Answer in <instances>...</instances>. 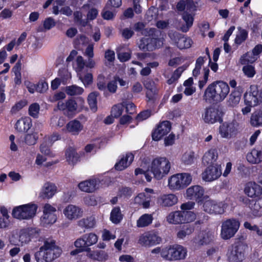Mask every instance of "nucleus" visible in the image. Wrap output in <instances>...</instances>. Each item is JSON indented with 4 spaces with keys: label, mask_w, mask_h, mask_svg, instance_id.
Instances as JSON below:
<instances>
[{
    "label": "nucleus",
    "mask_w": 262,
    "mask_h": 262,
    "mask_svg": "<svg viewBox=\"0 0 262 262\" xmlns=\"http://www.w3.org/2000/svg\"><path fill=\"white\" fill-rule=\"evenodd\" d=\"M61 252V249L56 245L55 241L48 238L34 256L37 262H52L58 257Z\"/></svg>",
    "instance_id": "f257e3e1"
},
{
    "label": "nucleus",
    "mask_w": 262,
    "mask_h": 262,
    "mask_svg": "<svg viewBox=\"0 0 262 262\" xmlns=\"http://www.w3.org/2000/svg\"><path fill=\"white\" fill-rule=\"evenodd\" d=\"M229 86L223 81H216L209 84L205 90L204 99L216 102L222 101L229 92Z\"/></svg>",
    "instance_id": "f03ea898"
},
{
    "label": "nucleus",
    "mask_w": 262,
    "mask_h": 262,
    "mask_svg": "<svg viewBox=\"0 0 262 262\" xmlns=\"http://www.w3.org/2000/svg\"><path fill=\"white\" fill-rule=\"evenodd\" d=\"M148 38L143 37L138 43V47L143 51H152L160 48L163 45L164 38L161 36L160 31L154 28Z\"/></svg>",
    "instance_id": "7ed1b4c3"
},
{
    "label": "nucleus",
    "mask_w": 262,
    "mask_h": 262,
    "mask_svg": "<svg viewBox=\"0 0 262 262\" xmlns=\"http://www.w3.org/2000/svg\"><path fill=\"white\" fill-rule=\"evenodd\" d=\"M170 163L165 157H158L154 159L149 166L150 172L157 180H161L169 172Z\"/></svg>",
    "instance_id": "20e7f679"
},
{
    "label": "nucleus",
    "mask_w": 262,
    "mask_h": 262,
    "mask_svg": "<svg viewBox=\"0 0 262 262\" xmlns=\"http://www.w3.org/2000/svg\"><path fill=\"white\" fill-rule=\"evenodd\" d=\"M187 249L180 245L165 247L161 250V256L165 260L175 261L184 259L187 255Z\"/></svg>",
    "instance_id": "39448f33"
},
{
    "label": "nucleus",
    "mask_w": 262,
    "mask_h": 262,
    "mask_svg": "<svg viewBox=\"0 0 262 262\" xmlns=\"http://www.w3.org/2000/svg\"><path fill=\"white\" fill-rule=\"evenodd\" d=\"M38 234V231L35 228L21 229L18 233H13L9 237L10 243L14 245L23 246L29 243L31 238Z\"/></svg>",
    "instance_id": "423d86ee"
},
{
    "label": "nucleus",
    "mask_w": 262,
    "mask_h": 262,
    "mask_svg": "<svg viewBox=\"0 0 262 262\" xmlns=\"http://www.w3.org/2000/svg\"><path fill=\"white\" fill-rule=\"evenodd\" d=\"M247 248V246L241 242L232 245L227 253L229 262H242L245 258Z\"/></svg>",
    "instance_id": "0eeeda50"
},
{
    "label": "nucleus",
    "mask_w": 262,
    "mask_h": 262,
    "mask_svg": "<svg viewBox=\"0 0 262 262\" xmlns=\"http://www.w3.org/2000/svg\"><path fill=\"white\" fill-rule=\"evenodd\" d=\"M192 178L187 173H178L171 176L168 179V187L171 190L183 189L190 184Z\"/></svg>",
    "instance_id": "6e6552de"
},
{
    "label": "nucleus",
    "mask_w": 262,
    "mask_h": 262,
    "mask_svg": "<svg viewBox=\"0 0 262 262\" xmlns=\"http://www.w3.org/2000/svg\"><path fill=\"white\" fill-rule=\"evenodd\" d=\"M37 206L34 204H28L14 208L12 211L14 217L19 220H29L35 216Z\"/></svg>",
    "instance_id": "1a4fd4ad"
},
{
    "label": "nucleus",
    "mask_w": 262,
    "mask_h": 262,
    "mask_svg": "<svg viewBox=\"0 0 262 262\" xmlns=\"http://www.w3.org/2000/svg\"><path fill=\"white\" fill-rule=\"evenodd\" d=\"M239 225V222L234 219H228L223 222L221 226V237L224 239L231 238L237 231Z\"/></svg>",
    "instance_id": "9d476101"
},
{
    "label": "nucleus",
    "mask_w": 262,
    "mask_h": 262,
    "mask_svg": "<svg viewBox=\"0 0 262 262\" xmlns=\"http://www.w3.org/2000/svg\"><path fill=\"white\" fill-rule=\"evenodd\" d=\"M85 62L81 56H78L75 60V69L77 73L79 79L86 86L92 83L93 76L90 73H84Z\"/></svg>",
    "instance_id": "9b49d317"
},
{
    "label": "nucleus",
    "mask_w": 262,
    "mask_h": 262,
    "mask_svg": "<svg viewBox=\"0 0 262 262\" xmlns=\"http://www.w3.org/2000/svg\"><path fill=\"white\" fill-rule=\"evenodd\" d=\"M162 241L158 233L154 231L146 232L139 237L138 244L144 247H150L159 244Z\"/></svg>",
    "instance_id": "f8f14e48"
},
{
    "label": "nucleus",
    "mask_w": 262,
    "mask_h": 262,
    "mask_svg": "<svg viewBox=\"0 0 262 262\" xmlns=\"http://www.w3.org/2000/svg\"><path fill=\"white\" fill-rule=\"evenodd\" d=\"M97 241L98 236L93 233H89L77 238L74 242V245L87 252V249H90L89 247L95 244Z\"/></svg>",
    "instance_id": "ddd939ff"
},
{
    "label": "nucleus",
    "mask_w": 262,
    "mask_h": 262,
    "mask_svg": "<svg viewBox=\"0 0 262 262\" xmlns=\"http://www.w3.org/2000/svg\"><path fill=\"white\" fill-rule=\"evenodd\" d=\"M168 36L175 42L178 48L181 50L190 48L193 42L191 38L185 37L184 35L176 31H170Z\"/></svg>",
    "instance_id": "4468645a"
},
{
    "label": "nucleus",
    "mask_w": 262,
    "mask_h": 262,
    "mask_svg": "<svg viewBox=\"0 0 262 262\" xmlns=\"http://www.w3.org/2000/svg\"><path fill=\"white\" fill-rule=\"evenodd\" d=\"M222 114L219 106H212L205 110L202 118L205 123L212 124L221 120Z\"/></svg>",
    "instance_id": "2eb2a0df"
},
{
    "label": "nucleus",
    "mask_w": 262,
    "mask_h": 262,
    "mask_svg": "<svg viewBox=\"0 0 262 262\" xmlns=\"http://www.w3.org/2000/svg\"><path fill=\"white\" fill-rule=\"evenodd\" d=\"M56 211L55 207L49 204H46L43 207V214L41 217L42 224L47 225L54 223L57 220L55 214Z\"/></svg>",
    "instance_id": "dca6fc26"
},
{
    "label": "nucleus",
    "mask_w": 262,
    "mask_h": 262,
    "mask_svg": "<svg viewBox=\"0 0 262 262\" xmlns=\"http://www.w3.org/2000/svg\"><path fill=\"white\" fill-rule=\"evenodd\" d=\"M259 91L256 85H251L250 91L244 95V100L246 105L255 106L260 103Z\"/></svg>",
    "instance_id": "f3484780"
},
{
    "label": "nucleus",
    "mask_w": 262,
    "mask_h": 262,
    "mask_svg": "<svg viewBox=\"0 0 262 262\" xmlns=\"http://www.w3.org/2000/svg\"><path fill=\"white\" fill-rule=\"evenodd\" d=\"M63 213L68 220L73 221L81 217L83 210L79 206L70 204L63 209Z\"/></svg>",
    "instance_id": "a211bd4d"
},
{
    "label": "nucleus",
    "mask_w": 262,
    "mask_h": 262,
    "mask_svg": "<svg viewBox=\"0 0 262 262\" xmlns=\"http://www.w3.org/2000/svg\"><path fill=\"white\" fill-rule=\"evenodd\" d=\"M221 174V170L219 166H210L202 173V179L206 182H211L217 179Z\"/></svg>",
    "instance_id": "6ab92c4d"
},
{
    "label": "nucleus",
    "mask_w": 262,
    "mask_h": 262,
    "mask_svg": "<svg viewBox=\"0 0 262 262\" xmlns=\"http://www.w3.org/2000/svg\"><path fill=\"white\" fill-rule=\"evenodd\" d=\"M171 129V124L169 121H165L161 123L152 134L154 140L158 141L164 135L168 134Z\"/></svg>",
    "instance_id": "aec40b11"
},
{
    "label": "nucleus",
    "mask_w": 262,
    "mask_h": 262,
    "mask_svg": "<svg viewBox=\"0 0 262 262\" xmlns=\"http://www.w3.org/2000/svg\"><path fill=\"white\" fill-rule=\"evenodd\" d=\"M238 123L235 121L225 122L220 127V133L223 138H229L236 130Z\"/></svg>",
    "instance_id": "412c9836"
},
{
    "label": "nucleus",
    "mask_w": 262,
    "mask_h": 262,
    "mask_svg": "<svg viewBox=\"0 0 262 262\" xmlns=\"http://www.w3.org/2000/svg\"><path fill=\"white\" fill-rule=\"evenodd\" d=\"M244 192L249 197H258L262 194V187L254 182H249L245 185Z\"/></svg>",
    "instance_id": "4be33fe9"
},
{
    "label": "nucleus",
    "mask_w": 262,
    "mask_h": 262,
    "mask_svg": "<svg viewBox=\"0 0 262 262\" xmlns=\"http://www.w3.org/2000/svg\"><path fill=\"white\" fill-rule=\"evenodd\" d=\"M204 210L210 214H222L224 209L221 204H218L213 200H208L203 204Z\"/></svg>",
    "instance_id": "5701e85b"
},
{
    "label": "nucleus",
    "mask_w": 262,
    "mask_h": 262,
    "mask_svg": "<svg viewBox=\"0 0 262 262\" xmlns=\"http://www.w3.org/2000/svg\"><path fill=\"white\" fill-rule=\"evenodd\" d=\"M57 188L52 183L46 182L43 185L39 196L42 199H49L52 198L56 193Z\"/></svg>",
    "instance_id": "b1692460"
},
{
    "label": "nucleus",
    "mask_w": 262,
    "mask_h": 262,
    "mask_svg": "<svg viewBox=\"0 0 262 262\" xmlns=\"http://www.w3.org/2000/svg\"><path fill=\"white\" fill-rule=\"evenodd\" d=\"M204 193V189L201 186L194 185L186 190V195L190 200L200 201L203 198Z\"/></svg>",
    "instance_id": "393cba45"
},
{
    "label": "nucleus",
    "mask_w": 262,
    "mask_h": 262,
    "mask_svg": "<svg viewBox=\"0 0 262 262\" xmlns=\"http://www.w3.org/2000/svg\"><path fill=\"white\" fill-rule=\"evenodd\" d=\"M166 221L170 224H179L185 223L184 211H176L169 213L166 217Z\"/></svg>",
    "instance_id": "a878e982"
},
{
    "label": "nucleus",
    "mask_w": 262,
    "mask_h": 262,
    "mask_svg": "<svg viewBox=\"0 0 262 262\" xmlns=\"http://www.w3.org/2000/svg\"><path fill=\"white\" fill-rule=\"evenodd\" d=\"M158 203L162 207H170L178 202V198L173 194H163L158 199Z\"/></svg>",
    "instance_id": "bb28decb"
},
{
    "label": "nucleus",
    "mask_w": 262,
    "mask_h": 262,
    "mask_svg": "<svg viewBox=\"0 0 262 262\" xmlns=\"http://www.w3.org/2000/svg\"><path fill=\"white\" fill-rule=\"evenodd\" d=\"M134 156L132 153H127L116 163L115 168L117 170L122 171L128 167L134 160Z\"/></svg>",
    "instance_id": "cd10ccee"
},
{
    "label": "nucleus",
    "mask_w": 262,
    "mask_h": 262,
    "mask_svg": "<svg viewBox=\"0 0 262 262\" xmlns=\"http://www.w3.org/2000/svg\"><path fill=\"white\" fill-rule=\"evenodd\" d=\"M86 256L94 260L99 261H105L108 259V255L106 252L103 250L92 251L91 249H87Z\"/></svg>",
    "instance_id": "c85d7f7f"
},
{
    "label": "nucleus",
    "mask_w": 262,
    "mask_h": 262,
    "mask_svg": "<svg viewBox=\"0 0 262 262\" xmlns=\"http://www.w3.org/2000/svg\"><path fill=\"white\" fill-rule=\"evenodd\" d=\"M97 181L96 180H89L80 182L78 184L79 189L86 192H93L97 189Z\"/></svg>",
    "instance_id": "c756f323"
},
{
    "label": "nucleus",
    "mask_w": 262,
    "mask_h": 262,
    "mask_svg": "<svg viewBox=\"0 0 262 262\" xmlns=\"http://www.w3.org/2000/svg\"><path fill=\"white\" fill-rule=\"evenodd\" d=\"M182 18L185 24L182 25L179 30L184 33L188 32L189 29L192 26L194 18L193 16L188 12H185L182 14Z\"/></svg>",
    "instance_id": "7c9ffc66"
},
{
    "label": "nucleus",
    "mask_w": 262,
    "mask_h": 262,
    "mask_svg": "<svg viewBox=\"0 0 262 262\" xmlns=\"http://www.w3.org/2000/svg\"><path fill=\"white\" fill-rule=\"evenodd\" d=\"M31 120L29 117H25L18 120L15 124V129L19 132H26L31 127Z\"/></svg>",
    "instance_id": "2f4dec72"
},
{
    "label": "nucleus",
    "mask_w": 262,
    "mask_h": 262,
    "mask_svg": "<svg viewBox=\"0 0 262 262\" xmlns=\"http://www.w3.org/2000/svg\"><path fill=\"white\" fill-rule=\"evenodd\" d=\"M194 231L193 226L190 224H184L180 226L177 233V238L183 239L186 236L190 235Z\"/></svg>",
    "instance_id": "473e14b6"
},
{
    "label": "nucleus",
    "mask_w": 262,
    "mask_h": 262,
    "mask_svg": "<svg viewBox=\"0 0 262 262\" xmlns=\"http://www.w3.org/2000/svg\"><path fill=\"white\" fill-rule=\"evenodd\" d=\"M248 161L252 164H257L262 161V150L252 149L247 155Z\"/></svg>",
    "instance_id": "72a5a7b5"
},
{
    "label": "nucleus",
    "mask_w": 262,
    "mask_h": 262,
    "mask_svg": "<svg viewBox=\"0 0 262 262\" xmlns=\"http://www.w3.org/2000/svg\"><path fill=\"white\" fill-rule=\"evenodd\" d=\"M93 50V45H89L84 53V55L88 56L89 58L86 61H85V67L90 69L94 68L96 64L95 61L93 59V57H94Z\"/></svg>",
    "instance_id": "f704fd0d"
},
{
    "label": "nucleus",
    "mask_w": 262,
    "mask_h": 262,
    "mask_svg": "<svg viewBox=\"0 0 262 262\" xmlns=\"http://www.w3.org/2000/svg\"><path fill=\"white\" fill-rule=\"evenodd\" d=\"M66 128L67 130L73 135H77L82 130L83 126L79 121L74 120L67 124Z\"/></svg>",
    "instance_id": "c9c22d12"
},
{
    "label": "nucleus",
    "mask_w": 262,
    "mask_h": 262,
    "mask_svg": "<svg viewBox=\"0 0 262 262\" xmlns=\"http://www.w3.org/2000/svg\"><path fill=\"white\" fill-rule=\"evenodd\" d=\"M144 85L145 88L147 89L146 96L148 98V101L154 100L156 93L154 82L151 80L147 79L144 81Z\"/></svg>",
    "instance_id": "e433bc0d"
},
{
    "label": "nucleus",
    "mask_w": 262,
    "mask_h": 262,
    "mask_svg": "<svg viewBox=\"0 0 262 262\" xmlns=\"http://www.w3.org/2000/svg\"><path fill=\"white\" fill-rule=\"evenodd\" d=\"M217 158V151L215 149L209 150L204 155L202 161L204 164H212L214 162Z\"/></svg>",
    "instance_id": "4c0bfd02"
},
{
    "label": "nucleus",
    "mask_w": 262,
    "mask_h": 262,
    "mask_svg": "<svg viewBox=\"0 0 262 262\" xmlns=\"http://www.w3.org/2000/svg\"><path fill=\"white\" fill-rule=\"evenodd\" d=\"M177 8L179 11H183L185 9L189 11L195 10V6L193 0L181 1L177 5Z\"/></svg>",
    "instance_id": "58836bf2"
},
{
    "label": "nucleus",
    "mask_w": 262,
    "mask_h": 262,
    "mask_svg": "<svg viewBox=\"0 0 262 262\" xmlns=\"http://www.w3.org/2000/svg\"><path fill=\"white\" fill-rule=\"evenodd\" d=\"M199 244H207L214 238V233L211 231H203L199 235Z\"/></svg>",
    "instance_id": "ea45409f"
},
{
    "label": "nucleus",
    "mask_w": 262,
    "mask_h": 262,
    "mask_svg": "<svg viewBox=\"0 0 262 262\" xmlns=\"http://www.w3.org/2000/svg\"><path fill=\"white\" fill-rule=\"evenodd\" d=\"M153 217L151 214H144L141 216L137 221V226L139 228L145 227L151 224Z\"/></svg>",
    "instance_id": "a19ab883"
},
{
    "label": "nucleus",
    "mask_w": 262,
    "mask_h": 262,
    "mask_svg": "<svg viewBox=\"0 0 262 262\" xmlns=\"http://www.w3.org/2000/svg\"><path fill=\"white\" fill-rule=\"evenodd\" d=\"M79 227L86 229L92 228L95 227L96 221L94 216H90L86 218H83L80 220L78 223Z\"/></svg>",
    "instance_id": "79ce46f5"
},
{
    "label": "nucleus",
    "mask_w": 262,
    "mask_h": 262,
    "mask_svg": "<svg viewBox=\"0 0 262 262\" xmlns=\"http://www.w3.org/2000/svg\"><path fill=\"white\" fill-rule=\"evenodd\" d=\"M253 215H258L259 211L262 208V196L258 198L255 201L252 200L249 205Z\"/></svg>",
    "instance_id": "37998d69"
},
{
    "label": "nucleus",
    "mask_w": 262,
    "mask_h": 262,
    "mask_svg": "<svg viewBox=\"0 0 262 262\" xmlns=\"http://www.w3.org/2000/svg\"><path fill=\"white\" fill-rule=\"evenodd\" d=\"M250 123L253 126H259L262 125V111H255L252 114Z\"/></svg>",
    "instance_id": "c03bdc74"
},
{
    "label": "nucleus",
    "mask_w": 262,
    "mask_h": 262,
    "mask_svg": "<svg viewBox=\"0 0 262 262\" xmlns=\"http://www.w3.org/2000/svg\"><path fill=\"white\" fill-rule=\"evenodd\" d=\"M154 28H145V25L143 23L138 22L134 25V30L136 32H140L142 35L147 36L148 34H150L152 32V30Z\"/></svg>",
    "instance_id": "a18cd8bd"
},
{
    "label": "nucleus",
    "mask_w": 262,
    "mask_h": 262,
    "mask_svg": "<svg viewBox=\"0 0 262 262\" xmlns=\"http://www.w3.org/2000/svg\"><path fill=\"white\" fill-rule=\"evenodd\" d=\"M99 93L96 92L90 93L88 98V101L91 110L95 112L97 110V97L98 96Z\"/></svg>",
    "instance_id": "49530a36"
},
{
    "label": "nucleus",
    "mask_w": 262,
    "mask_h": 262,
    "mask_svg": "<svg viewBox=\"0 0 262 262\" xmlns=\"http://www.w3.org/2000/svg\"><path fill=\"white\" fill-rule=\"evenodd\" d=\"M122 217L123 215L121 214L120 207H116L112 210L110 219L113 223L118 224L120 223Z\"/></svg>",
    "instance_id": "de8ad7c7"
},
{
    "label": "nucleus",
    "mask_w": 262,
    "mask_h": 262,
    "mask_svg": "<svg viewBox=\"0 0 262 262\" xmlns=\"http://www.w3.org/2000/svg\"><path fill=\"white\" fill-rule=\"evenodd\" d=\"M187 66L184 65L179 67L174 71L171 77L167 80V83L171 84L176 81L180 77L181 74L186 69Z\"/></svg>",
    "instance_id": "09e8293b"
},
{
    "label": "nucleus",
    "mask_w": 262,
    "mask_h": 262,
    "mask_svg": "<svg viewBox=\"0 0 262 262\" xmlns=\"http://www.w3.org/2000/svg\"><path fill=\"white\" fill-rule=\"evenodd\" d=\"M83 91L84 90L82 88L76 85L67 86L66 89V92L70 96L81 95Z\"/></svg>",
    "instance_id": "8fccbe9b"
},
{
    "label": "nucleus",
    "mask_w": 262,
    "mask_h": 262,
    "mask_svg": "<svg viewBox=\"0 0 262 262\" xmlns=\"http://www.w3.org/2000/svg\"><path fill=\"white\" fill-rule=\"evenodd\" d=\"M257 59L256 57L251 52H248L243 55L240 58V63L242 64H246L248 63H253Z\"/></svg>",
    "instance_id": "3c124183"
},
{
    "label": "nucleus",
    "mask_w": 262,
    "mask_h": 262,
    "mask_svg": "<svg viewBox=\"0 0 262 262\" xmlns=\"http://www.w3.org/2000/svg\"><path fill=\"white\" fill-rule=\"evenodd\" d=\"M67 160L69 163L74 164L75 163L78 159L77 155L74 149L69 148L66 151V154Z\"/></svg>",
    "instance_id": "603ef678"
},
{
    "label": "nucleus",
    "mask_w": 262,
    "mask_h": 262,
    "mask_svg": "<svg viewBox=\"0 0 262 262\" xmlns=\"http://www.w3.org/2000/svg\"><path fill=\"white\" fill-rule=\"evenodd\" d=\"M204 62V57L200 56L196 59L195 68L192 71V75L194 77H196L200 75L202 66Z\"/></svg>",
    "instance_id": "864d4df0"
},
{
    "label": "nucleus",
    "mask_w": 262,
    "mask_h": 262,
    "mask_svg": "<svg viewBox=\"0 0 262 262\" xmlns=\"http://www.w3.org/2000/svg\"><path fill=\"white\" fill-rule=\"evenodd\" d=\"M123 110L122 102L115 105L112 108L111 116L115 118H118L122 115Z\"/></svg>",
    "instance_id": "5fc2aeb1"
},
{
    "label": "nucleus",
    "mask_w": 262,
    "mask_h": 262,
    "mask_svg": "<svg viewBox=\"0 0 262 262\" xmlns=\"http://www.w3.org/2000/svg\"><path fill=\"white\" fill-rule=\"evenodd\" d=\"M241 94L237 92H232L229 96L228 102L231 106H234L237 105L241 100Z\"/></svg>",
    "instance_id": "6e6d98bb"
},
{
    "label": "nucleus",
    "mask_w": 262,
    "mask_h": 262,
    "mask_svg": "<svg viewBox=\"0 0 262 262\" xmlns=\"http://www.w3.org/2000/svg\"><path fill=\"white\" fill-rule=\"evenodd\" d=\"M122 102L123 106V108H125L126 112L127 114H133L135 113L136 106L132 102L124 100Z\"/></svg>",
    "instance_id": "4d7b16f0"
},
{
    "label": "nucleus",
    "mask_w": 262,
    "mask_h": 262,
    "mask_svg": "<svg viewBox=\"0 0 262 262\" xmlns=\"http://www.w3.org/2000/svg\"><path fill=\"white\" fill-rule=\"evenodd\" d=\"M194 160V154L192 151L185 152L183 157V162L187 165H190L193 163Z\"/></svg>",
    "instance_id": "13d9d810"
},
{
    "label": "nucleus",
    "mask_w": 262,
    "mask_h": 262,
    "mask_svg": "<svg viewBox=\"0 0 262 262\" xmlns=\"http://www.w3.org/2000/svg\"><path fill=\"white\" fill-rule=\"evenodd\" d=\"M37 139L38 136L36 133L28 134L25 136V141L27 144L32 145L36 143Z\"/></svg>",
    "instance_id": "bf43d9fd"
},
{
    "label": "nucleus",
    "mask_w": 262,
    "mask_h": 262,
    "mask_svg": "<svg viewBox=\"0 0 262 262\" xmlns=\"http://www.w3.org/2000/svg\"><path fill=\"white\" fill-rule=\"evenodd\" d=\"M244 226L245 228L251 231H255L258 236H262V229H260L257 226L255 225H252L251 223L245 222Z\"/></svg>",
    "instance_id": "052dcab7"
},
{
    "label": "nucleus",
    "mask_w": 262,
    "mask_h": 262,
    "mask_svg": "<svg viewBox=\"0 0 262 262\" xmlns=\"http://www.w3.org/2000/svg\"><path fill=\"white\" fill-rule=\"evenodd\" d=\"M244 74L248 77H253L255 74L254 68L251 65H246L242 69Z\"/></svg>",
    "instance_id": "680f3d73"
},
{
    "label": "nucleus",
    "mask_w": 262,
    "mask_h": 262,
    "mask_svg": "<svg viewBox=\"0 0 262 262\" xmlns=\"http://www.w3.org/2000/svg\"><path fill=\"white\" fill-rule=\"evenodd\" d=\"M39 105L37 103L32 104L29 108V115L34 118H36L39 111Z\"/></svg>",
    "instance_id": "e2e57ef3"
},
{
    "label": "nucleus",
    "mask_w": 262,
    "mask_h": 262,
    "mask_svg": "<svg viewBox=\"0 0 262 262\" xmlns=\"http://www.w3.org/2000/svg\"><path fill=\"white\" fill-rule=\"evenodd\" d=\"M248 33L245 30H239V33L236 35L235 42L237 44H241L245 41L247 37Z\"/></svg>",
    "instance_id": "0e129e2a"
},
{
    "label": "nucleus",
    "mask_w": 262,
    "mask_h": 262,
    "mask_svg": "<svg viewBox=\"0 0 262 262\" xmlns=\"http://www.w3.org/2000/svg\"><path fill=\"white\" fill-rule=\"evenodd\" d=\"M40 151L42 154H43L46 156H53V155H52V153L50 151V149L49 147L48 141L47 140H45L40 145Z\"/></svg>",
    "instance_id": "69168bd1"
},
{
    "label": "nucleus",
    "mask_w": 262,
    "mask_h": 262,
    "mask_svg": "<svg viewBox=\"0 0 262 262\" xmlns=\"http://www.w3.org/2000/svg\"><path fill=\"white\" fill-rule=\"evenodd\" d=\"M34 87H35V90L37 92L42 93L45 92L48 89V84L46 82L41 81L38 83V84Z\"/></svg>",
    "instance_id": "338daca9"
},
{
    "label": "nucleus",
    "mask_w": 262,
    "mask_h": 262,
    "mask_svg": "<svg viewBox=\"0 0 262 262\" xmlns=\"http://www.w3.org/2000/svg\"><path fill=\"white\" fill-rule=\"evenodd\" d=\"M209 74V70L208 68L204 69V76L202 80H199V86L200 89H202L206 84Z\"/></svg>",
    "instance_id": "774afa93"
}]
</instances>
